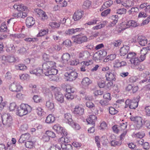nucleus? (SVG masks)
Segmentation results:
<instances>
[{"instance_id": "f257e3e1", "label": "nucleus", "mask_w": 150, "mask_h": 150, "mask_svg": "<svg viewBox=\"0 0 150 150\" xmlns=\"http://www.w3.org/2000/svg\"><path fill=\"white\" fill-rule=\"evenodd\" d=\"M15 9H16L17 13H14L12 16L17 18H24L27 16V13L26 12H23V11L27 10L28 7L23 4L19 5L15 4L13 6Z\"/></svg>"}, {"instance_id": "f03ea898", "label": "nucleus", "mask_w": 150, "mask_h": 150, "mask_svg": "<svg viewBox=\"0 0 150 150\" xmlns=\"http://www.w3.org/2000/svg\"><path fill=\"white\" fill-rule=\"evenodd\" d=\"M32 108L30 105L27 104L23 103L16 110V114L20 116H22L30 112Z\"/></svg>"}, {"instance_id": "7ed1b4c3", "label": "nucleus", "mask_w": 150, "mask_h": 150, "mask_svg": "<svg viewBox=\"0 0 150 150\" xmlns=\"http://www.w3.org/2000/svg\"><path fill=\"white\" fill-rule=\"evenodd\" d=\"M130 119L132 121H134V129L136 130H139L142 127L143 124L142 119L139 116L133 117L131 116Z\"/></svg>"}, {"instance_id": "20e7f679", "label": "nucleus", "mask_w": 150, "mask_h": 150, "mask_svg": "<svg viewBox=\"0 0 150 150\" xmlns=\"http://www.w3.org/2000/svg\"><path fill=\"white\" fill-rule=\"evenodd\" d=\"M54 98L56 101L60 103H62L64 101V95L57 88H54L53 90Z\"/></svg>"}, {"instance_id": "39448f33", "label": "nucleus", "mask_w": 150, "mask_h": 150, "mask_svg": "<svg viewBox=\"0 0 150 150\" xmlns=\"http://www.w3.org/2000/svg\"><path fill=\"white\" fill-rule=\"evenodd\" d=\"M138 102L139 101L137 99H127L125 102V105L124 108H126L129 107L130 109H135L138 107Z\"/></svg>"}, {"instance_id": "423d86ee", "label": "nucleus", "mask_w": 150, "mask_h": 150, "mask_svg": "<svg viewBox=\"0 0 150 150\" xmlns=\"http://www.w3.org/2000/svg\"><path fill=\"white\" fill-rule=\"evenodd\" d=\"M66 79L67 81H72L75 80L78 77V73L72 70L67 71L65 74Z\"/></svg>"}, {"instance_id": "0eeeda50", "label": "nucleus", "mask_w": 150, "mask_h": 150, "mask_svg": "<svg viewBox=\"0 0 150 150\" xmlns=\"http://www.w3.org/2000/svg\"><path fill=\"white\" fill-rule=\"evenodd\" d=\"M2 122L4 125L10 127L12 123V117L10 114L5 113L1 116Z\"/></svg>"}, {"instance_id": "6e6552de", "label": "nucleus", "mask_w": 150, "mask_h": 150, "mask_svg": "<svg viewBox=\"0 0 150 150\" xmlns=\"http://www.w3.org/2000/svg\"><path fill=\"white\" fill-rule=\"evenodd\" d=\"M53 128L57 133H60L62 135L67 136V130L62 127L59 124H56L54 125Z\"/></svg>"}, {"instance_id": "1a4fd4ad", "label": "nucleus", "mask_w": 150, "mask_h": 150, "mask_svg": "<svg viewBox=\"0 0 150 150\" xmlns=\"http://www.w3.org/2000/svg\"><path fill=\"white\" fill-rule=\"evenodd\" d=\"M106 79L107 81H115L116 80V74L112 71L110 70L106 72L105 75Z\"/></svg>"}, {"instance_id": "9d476101", "label": "nucleus", "mask_w": 150, "mask_h": 150, "mask_svg": "<svg viewBox=\"0 0 150 150\" xmlns=\"http://www.w3.org/2000/svg\"><path fill=\"white\" fill-rule=\"evenodd\" d=\"M62 137L59 139V142L61 144V146L62 148L63 146H66L67 145H70L68 143L69 142L70 140L69 139L68 134L67 133V136L62 135Z\"/></svg>"}, {"instance_id": "9b49d317", "label": "nucleus", "mask_w": 150, "mask_h": 150, "mask_svg": "<svg viewBox=\"0 0 150 150\" xmlns=\"http://www.w3.org/2000/svg\"><path fill=\"white\" fill-rule=\"evenodd\" d=\"M22 88V87L19 83L13 82L11 84L9 89L12 92H18L21 90Z\"/></svg>"}, {"instance_id": "f8f14e48", "label": "nucleus", "mask_w": 150, "mask_h": 150, "mask_svg": "<svg viewBox=\"0 0 150 150\" xmlns=\"http://www.w3.org/2000/svg\"><path fill=\"white\" fill-rule=\"evenodd\" d=\"M86 106L90 108L92 112L96 115L98 113V110L95 107L94 105L91 101H88L86 102Z\"/></svg>"}, {"instance_id": "ddd939ff", "label": "nucleus", "mask_w": 150, "mask_h": 150, "mask_svg": "<svg viewBox=\"0 0 150 150\" xmlns=\"http://www.w3.org/2000/svg\"><path fill=\"white\" fill-rule=\"evenodd\" d=\"M90 53L87 51H84L79 53L78 55L79 59H87L90 57Z\"/></svg>"}, {"instance_id": "4468645a", "label": "nucleus", "mask_w": 150, "mask_h": 150, "mask_svg": "<svg viewBox=\"0 0 150 150\" xmlns=\"http://www.w3.org/2000/svg\"><path fill=\"white\" fill-rule=\"evenodd\" d=\"M83 14V11L78 10L74 13L73 18L75 21L79 20L82 17Z\"/></svg>"}, {"instance_id": "2eb2a0df", "label": "nucleus", "mask_w": 150, "mask_h": 150, "mask_svg": "<svg viewBox=\"0 0 150 150\" xmlns=\"http://www.w3.org/2000/svg\"><path fill=\"white\" fill-rule=\"evenodd\" d=\"M91 83V81L88 78L85 77L83 79L81 85L83 88L86 89Z\"/></svg>"}, {"instance_id": "dca6fc26", "label": "nucleus", "mask_w": 150, "mask_h": 150, "mask_svg": "<svg viewBox=\"0 0 150 150\" xmlns=\"http://www.w3.org/2000/svg\"><path fill=\"white\" fill-rule=\"evenodd\" d=\"M2 59L6 62L9 63L14 62L16 61V58L13 55L7 56L4 55L2 57Z\"/></svg>"}, {"instance_id": "f3484780", "label": "nucleus", "mask_w": 150, "mask_h": 150, "mask_svg": "<svg viewBox=\"0 0 150 150\" xmlns=\"http://www.w3.org/2000/svg\"><path fill=\"white\" fill-rule=\"evenodd\" d=\"M84 109L78 106H75L73 112L75 114L78 116H80L84 114Z\"/></svg>"}, {"instance_id": "a211bd4d", "label": "nucleus", "mask_w": 150, "mask_h": 150, "mask_svg": "<svg viewBox=\"0 0 150 150\" xmlns=\"http://www.w3.org/2000/svg\"><path fill=\"white\" fill-rule=\"evenodd\" d=\"M58 71V70L57 69L54 67H53L50 69V70L47 73V75H45L48 76L50 79H53V78L52 79V78H53V76H54L55 75L57 74Z\"/></svg>"}, {"instance_id": "6ab92c4d", "label": "nucleus", "mask_w": 150, "mask_h": 150, "mask_svg": "<svg viewBox=\"0 0 150 150\" xmlns=\"http://www.w3.org/2000/svg\"><path fill=\"white\" fill-rule=\"evenodd\" d=\"M30 137V134L28 133L22 134L18 140V142L21 143H24V142L28 140Z\"/></svg>"}, {"instance_id": "aec40b11", "label": "nucleus", "mask_w": 150, "mask_h": 150, "mask_svg": "<svg viewBox=\"0 0 150 150\" xmlns=\"http://www.w3.org/2000/svg\"><path fill=\"white\" fill-rule=\"evenodd\" d=\"M35 23L34 19L32 17H28L26 19L25 23L27 26L28 28L31 27Z\"/></svg>"}, {"instance_id": "412c9836", "label": "nucleus", "mask_w": 150, "mask_h": 150, "mask_svg": "<svg viewBox=\"0 0 150 150\" xmlns=\"http://www.w3.org/2000/svg\"><path fill=\"white\" fill-rule=\"evenodd\" d=\"M129 50V47L128 45L123 46L120 49V54L121 56H124L127 54Z\"/></svg>"}, {"instance_id": "4be33fe9", "label": "nucleus", "mask_w": 150, "mask_h": 150, "mask_svg": "<svg viewBox=\"0 0 150 150\" xmlns=\"http://www.w3.org/2000/svg\"><path fill=\"white\" fill-rule=\"evenodd\" d=\"M97 119V117L94 115H90L86 119L88 124L94 125L95 122Z\"/></svg>"}, {"instance_id": "5701e85b", "label": "nucleus", "mask_w": 150, "mask_h": 150, "mask_svg": "<svg viewBox=\"0 0 150 150\" xmlns=\"http://www.w3.org/2000/svg\"><path fill=\"white\" fill-rule=\"evenodd\" d=\"M30 72L31 74L35 75L37 76H40L41 75V74L43 73L42 69L39 68H37L33 70H30Z\"/></svg>"}, {"instance_id": "b1692460", "label": "nucleus", "mask_w": 150, "mask_h": 150, "mask_svg": "<svg viewBox=\"0 0 150 150\" xmlns=\"http://www.w3.org/2000/svg\"><path fill=\"white\" fill-rule=\"evenodd\" d=\"M83 29H84V28H76V29L72 28L69 29L68 30L66 31L65 33L67 35H72L77 32L80 31Z\"/></svg>"}, {"instance_id": "393cba45", "label": "nucleus", "mask_w": 150, "mask_h": 150, "mask_svg": "<svg viewBox=\"0 0 150 150\" xmlns=\"http://www.w3.org/2000/svg\"><path fill=\"white\" fill-rule=\"evenodd\" d=\"M70 58V55L68 53H64L61 57L62 59V62L65 64L68 63Z\"/></svg>"}, {"instance_id": "a878e982", "label": "nucleus", "mask_w": 150, "mask_h": 150, "mask_svg": "<svg viewBox=\"0 0 150 150\" xmlns=\"http://www.w3.org/2000/svg\"><path fill=\"white\" fill-rule=\"evenodd\" d=\"M54 116L51 114H49L46 117L45 120V122L47 124H51L54 122L55 120Z\"/></svg>"}, {"instance_id": "bb28decb", "label": "nucleus", "mask_w": 150, "mask_h": 150, "mask_svg": "<svg viewBox=\"0 0 150 150\" xmlns=\"http://www.w3.org/2000/svg\"><path fill=\"white\" fill-rule=\"evenodd\" d=\"M64 116L66 122L69 125L71 124L73 121L71 114L69 113H66L64 114Z\"/></svg>"}, {"instance_id": "cd10ccee", "label": "nucleus", "mask_w": 150, "mask_h": 150, "mask_svg": "<svg viewBox=\"0 0 150 150\" xmlns=\"http://www.w3.org/2000/svg\"><path fill=\"white\" fill-rule=\"evenodd\" d=\"M32 93L33 94V99L35 103H39L41 101V97L39 95H35L36 92H35L33 90Z\"/></svg>"}, {"instance_id": "c85d7f7f", "label": "nucleus", "mask_w": 150, "mask_h": 150, "mask_svg": "<svg viewBox=\"0 0 150 150\" xmlns=\"http://www.w3.org/2000/svg\"><path fill=\"white\" fill-rule=\"evenodd\" d=\"M43 74L45 75H47V73L50 69V68L45 62L43 63L42 65Z\"/></svg>"}, {"instance_id": "c756f323", "label": "nucleus", "mask_w": 150, "mask_h": 150, "mask_svg": "<svg viewBox=\"0 0 150 150\" xmlns=\"http://www.w3.org/2000/svg\"><path fill=\"white\" fill-rule=\"evenodd\" d=\"M110 144L111 146L116 147L121 145L122 144V141L120 139L119 141L112 140L110 142Z\"/></svg>"}, {"instance_id": "7c9ffc66", "label": "nucleus", "mask_w": 150, "mask_h": 150, "mask_svg": "<svg viewBox=\"0 0 150 150\" xmlns=\"http://www.w3.org/2000/svg\"><path fill=\"white\" fill-rule=\"evenodd\" d=\"M46 106L48 110H53L54 108V103L51 102L50 100L46 102Z\"/></svg>"}, {"instance_id": "2f4dec72", "label": "nucleus", "mask_w": 150, "mask_h": 150, "mask_svg": "<svg viewBox=\"0 0 150 150\" xmlns=\"http://www.w3.org/2000/svg\"><path fill=\"white\" fill-rule=\"evenodd\" d=\"M6 50L7 52L14 53L16 51V49L14 45L12 44H11L8 45Z\"/></svg>"}, {"instance_id": "473e14b6", "label": "nucleus", "mask_w": 150, "mask_h": 150, "mask_svg": "<svg viewBox=\"0 0 150 150\" xmlns=\"http://www.w3.org/2000/svg\"><path fill=\"white\" fill-rule=\"evenodd\" d=\"M88 38H74V41L78 44H81L83 42H86Z\"/></svg>"}, {"instance_id": "72a5a7b5", "label": "nucleus", "mask_w": 150, "mask_h": 150, "mask_svg": "<svg viewBox=\"0 0 150 150\" xmlns=\"http://www.w3.org/2000/svg\"><path fill=\"white\" fill-rule=\"evenodd\" d=\"M130 61L132 64H133L136 66L138 65L140 62L139 59L137 57H136L134 58L130 59Z\"/></svg>"}, {"instance_id": "f704fd0d", "label": "nucleus", "mask_w": 150, "mask_h": 150, "mask_svg": "<svg viewBox=\"0 0 150 150\" xmlns=\"http://www.w3.org/2000/svg\"><path fill=\"white\" fill-rule=\"evenodd\" d=\"M24 143L25 147L28 148H32L34 146V143L32 141H27Z\"/></svg>"}, {"instance_id": "c9c22d12", "label": "nucleus", "mask_w": 150, "mask_h": 150, "mask_svg": "<svg viewBox=\"0 0 150 150\" xmlns=\"http://www.w3.org/2000/svg\"><path fill=\"white\" fill-rule=\"evenodd\" d=\"M126 9L124 8H119L116 10L115 12L116 14L122 15L125 14L126 12Z\"/></svg>"}, {"instance_id": "e433bc0d", "label": "nucleus", "mask_w": 150, "mask_h": 150, "mask_svg": "<svg viewBox=\"0 0 150 150\" xmlns=\"http://www.w3.org/2000/svg\"><path fill=\"white\" fill-rule=\"evenodd\" d=\"M99 87L100 88H104L106 86L105 81L103 80H100L97 82Z\"/></svg>"}, {"instance_id": "4c0bfd02", "label": "nucleus", "mask_w": 150, "mask_h": 150, "mask_svg": "<svg viewBox=\"0 0 150 150\" xmlns=\"http://www.w3.org/2000/svg\"><path fill=\"white\" fill-rule=\"evenodd\" d=\"M45 133L50 138V137L53 138L56 137L55 133L53 131L47 130L46 132Z\"/></svg>"}, {"instance_id": "58836bf2", "label": "nucleus", "mask_w": 150, "mask_h": 150, "mask_svg": "<svg viewBox=\"0 0 150 150\" xmlns=\"http://www.w3.org/2000/svg\"><path fill=\"white\" fill-rule=\"evenodd\" d=\"M50 149V150H61L60 146L56 144H51Z\"/></svg>"}, {"instance_id": "ea45409f", "label": "nucleus", "mask_w": 150, "mask_h": 150, "mask_svg": "<svg viewBox=\"0 0 150 150\" xmlns=\"http://www.w3.org/2000/svg\"><path fill=\"white\" fill-rule=\"evenodd\" d=\"M101 57L97 52L94 54L93 57V59L96 62H98L100 61Z\"/></svg>"}, {"instance_id": "a19ab883", "label": "nucleus", "mask_w": 150, "mask_h": 150, "mask_svg": "<svg viewBox=\"0 0 150 150\" xmlns=\"http://www.w3.org/2000/svg\"><path fill=\"white\" fill-rule=\"evenodd\" d=\"M139 43L142 46H144L147 43V40L146 38H141L138 41Z\"/></svg>"}, {"instance_id": "79ce46f5", "label": "nucleus", "mask_w": 150, "mask_h": 150, "mask_svg": "<svg viewBox=\"0 0 150 150\" xmlns=\"http://www.w3.org/2000/svg\"><path fill=\"white\" fill-rule=\"evenodd\" d=\"M122 42V41L121 40H118L114 41L112 42L111 43V45H113L115 47H118L120 46Z\"/></svg>"}, {"instance_id": "37998d69", "label": "nucleus", "mask_w": 150, "mask_h": 150, "mask_svg": "<svg viewBox=\"0 0 150 150\" xmlns=\"http://www.w3.org/2000/svg\"><path fill=\"white\" fill-rule=\"evenodd\" d=\"M35 112L38 116H42V114L44 112V110L41 108L38 107L36 108Z\"/></svg>"}, {"instance_id": "c03bdc74", "label": "nucleus", "mask_w": 150, "mask_h": 150, "mask_svg": "<svg viewBox=\"0 0 150 150\" xmlns=\"http://www.w3.org/2000/svg\"><path fill=\"white\" fill-rule=\"evenodd\" d=\"M150 50V48L149 47H143L141 50V54L146 55L148 53L149 50Z\"/></svg>"}, {"instance_id": "a18cd8bd", "label": "nucleus", "mask_w": 150, "mask_h": 150, "mask_svg": "<svg viewBox=\"0 0 150 150\" xmlns=\"http://www.w3.org/2000/svg\"><path fill=\"white\" fill-rule=\"evenodd\" d=\"M127 122L125 123H120L119 127L120 131H122L125 129L127 127Z\"/></svg>"}, {"instance_id": "49530a36", "label": "nucleus", "mask_w": 150, "mask_h": 150, "mask_svg": "<svg viewBox=\"0 0 150 150\" xmlns=\"http://www.w3.org/2000/svg\"><path fill=\"white\" fill-rule=\"evenodd\" d=\"M91 5L90 1L88 0H87L84 2L83 7L85 9L88 8Z\"/></svg>"}, {"instance_id": "de8ad7c7", "label": "nucleus", "mask_w": 150, "mask_h": 150, "mask_svg": "<svg viewBox=\"0 0 150 150\" xmlns=\"http://www.w3.org/2000/svg\"><path fill=\"white\" fill-rule=\"evenodd\" d=\"M116 56L115 54H111L110 55L108 56L104 59V61L106 60L105 62H107V59L110 60H112L116 58Z\"/></svg>"}, {"instance_id": "09e8293b", "label": "nucleus", "mask_w": 150, "mask_h": 150, "mask_svg": "<svg viewBox=\"0 0 150 150\" xmlns=\"http://www.w3.org/2000/svg\"><path fill=\"white\" fill-rule=\"evenodd\" d=\"M69 125L76 130H79L80 128V127L79 125L78 124L74 122L73 121L71 124Z\"/></svg>"}, {"instance_id": "8fccbe9b", "label": "nucleus", "mask_w": 150, "mask_h": 150, "mask_svg": "<svg viewBox=\"0 0 150 150\" xmlns=\"http://www.w3.org/2000/svg\"><path fill=\"white\" fill-rule=\"evenodd\" d=\"M67 100H71L74 98V96L72 93H66L65 95Z\"/></svg>"}, {"instance_id": "3c124183", "label": "nucleus", "mask_w": 150, "mask_h": 150, "mask_svg": "<svg viewBox=\"0 0 150 150\" xmlns=\"http://www.w3.org/2000/svg\"><path fill=\"white\" fill-rule=\"evenodd\" d=\"M97 52L101 58L105 57L107 55V52L104 50H100Z\"/></svg>"}, {"instance_id": "603ef678", "label": "nucleus", "mask_w": 150, "mask_h": 150, "mask_svg": "<svg viewBox=\"0 0 150 150\" xmlns=\"http://www.w3.org/2000/svg\"><path fill=\"white\" fill-rule=\"evenodd\" d=\"M17 68L20 70L24 71L27 69V67L24 64H19L17 66Z\"/></svg>"}, {"instance_id": "864d4df0", "label": "nucleus", "mask_w": 150, "mask_h": 150, "mask_svg": "<svg viewBox=\"0 0 150 150\" xmlns=\"http://www.w3.org/2000/svg\"><path fill=\"white\" fill-rule=\"evenodd\" d=\"M109 112L111 115H115L117 113L118 111L112 107H110L109 108Z\"/></svg>"}, {"instance_id": "5fc2aeb1", "label": "nucleus", "mask_w": 150, "mask_h": 150, "mask_svg": "<svg viewBox=\"0 0 150 150\" xmlns=\"http://www.w3.org/2000/svg\"><path fill=\"white\" fill-rule=\"evenodd\" d=\"M138 9L137 7H133L128 11L129 15L134 14V13H136L138 11Z\"/></svg>"}, {"instance_id": "6e6d98bb", "label": "nucleus", "mask_w": 150, "mask_h": 150, "mask_svg": "<svg viewBox=\"0 0 150 150\" xmlns=\"http://www.w3.org/2000/svg\"><path fill=\"white\" fill-rule=\"evenodd\" d=\"M48 33V32L45 29L41 30L37 35V37H42L46 35Z\"/></svg>"}, {"instance_id": "4d7b16f0", "label": "nucleus", "mask_w": 150, "mask_h": 150, "mask_svg": "<svg viewBox=\"0 0 150 150\" xmlns=\"http://www.w3.org/2000/svg\"><path fill=\"white\" fill-rule=\"evenodd\" d=\"M49 25L52 28H57L59 27L60 24L59 23L54 22L50 23L49 24Z\"/></svg>"}, {"instance_id": "13d9d810", "label": "nucleus", "mask_w": 150, "mask_h": 150, "mask_svg": "<svg viewBox=\"0 0 150 150\" xmlns=\"http://www.w3.org/2000/svg\"><path fill=\"white\" fill-rule=\"evenodd\" d=\"M136 54L134 52H129L127 54V58L131 59H132L135 57L136 56Z\"/></svg>"}, {"instance_id": "bf43d9fd", "label": "nucleus", "mask_w": 150, "mask_h": 150, "mask_svg": "<svg viewBox=\"0 0 150 150\" xmlns=\"http://www.w3.org/2000/svg\"><path fill=\"white\" fill-rule=\"evenodd\" d=\"M46 62L50 69L54 67L55 66L56 63L54 61H46Z\"/></svg>"}, {"instance_id": "052dcab7", "label": "nucleus", "mask_w": 150, "mask_h": 150, "mask_svg": "<svg viewBox=\"0 0 150 150\" xmlns=\"http://www.w3.org/2000/svg\"><path fill=\"white\" fill-rule=\"evenodd\" d=\"M50 139L49 137L45 133V134L43 135L42 137V140L44 142H48Z\"/></svg>"}, {"instance_id": "680f3d73", "label": "nucleus", "mask_w": 150, "mask_h": 150, "mask_svg": "<svg viewBox=\"0 0 150 150\" xmlns=\"http://www.w3.org/2000/svg\"><path fill=\"white\" fill-rule=\"evenodd\" d=\"M103 98L105 100L108 101H110L111 100V97H110V94L108 93H105L103 96Z\"/></svg>"}, {"instance_id": "e2e57ef3", "label": "nucleus", "mask_w": 150, "mask_h": 150, "mask_svg": "<svg viewBox=\"0 0 150 150\" xmlns=\"http://www.w3.org/2000/svg\"><path fill=\"white\" fill-rule=\"evenodd\" d=\"M95 142L98 147H100V139L98 136H96L95 137Z\"/></svg>"}, {"instance_id": "0e129e2a", "label": "nucleus", "mask_w": 150, "mask_h": 150, "mask_svg": "<svg viewBox=\"0 0 150 150\" xmlns=\"http://www.w3.org/2000/svg\"><path fill=\"white\" fill-rule=\"evenodd\" d=\"M67 93H73L74 92V89L71 87H67L66 89Z\"/></svg>"}, {"instance_id": "69168bd1", "label": "nucleus", "mask_w": 150, "mask_h": 150, "mask_svg": "<svg viewBox=\"0 0 150 150\" xmlns=\"http://www.w3.org/2000/svg\"><path fill=\"white\" fill-rule=\"evenodd\" d=\"M18 52L21 54H25L26 53V50L25 48L22 47L18 50Z\"/></svg>"}, {"instance_id": "338daca9", "label": "nucleus", "mask_w": 150, "mask_h": 150, "mask_svg": "<svg viewBox=\"0 0 150 150\" xmlns=\"http://www.w3.org/2000/svg\"><path fill=\"white\" fill-rule=\"evenodd\" d=\"M136 137L142 139L145 136V134L143 132H139L135 134Z\"/></svg>"}, {"instance_id": "774afa93", "label": "nucleus", "mask_w": 150, "mask_h": 150, "mask_svg": "<svg viewBox=\"0 0 150 150\" xmlns=\"http://www.w3.org/2000/svg\"><path fill=\"white\" fill-rule=\"evenodd\" d=\"M144 110L146 115L148 116H150V105L145 107Z\"/></svg>"}]
</instances>
